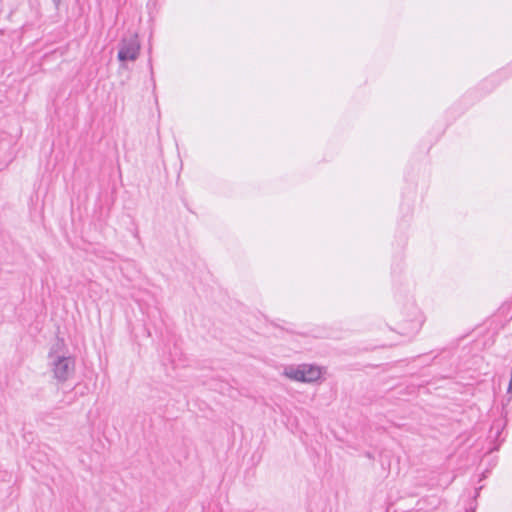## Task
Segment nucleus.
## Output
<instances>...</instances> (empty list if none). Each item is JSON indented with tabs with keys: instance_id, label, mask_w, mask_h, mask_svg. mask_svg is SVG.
Returning <instances> with one entry per match:
<instances>
[{
	"instance_id": "3",
	"label": "nucleus",
	"mask_w": 512,
	"mask_h": 512,
	"mask_svg": "<svg viewBox=\"0 0 512 512\" xmlns=\"http://www.w3.org/2000/svg\"><path fill=\"white\" fill-rule=\"evenodd\" d=\"M303 374L305 376V380H303V382H313L320 378L321 371L318 367L303 365Z\"/></svg>"
},
{
	"instance_id": "1",
	"label": "nucleus",
	"mask_w": 512,
	"mask_h": 512,
	"mask_svg": "<svg viewBox=\"0 0 512 512\" xmlns=\"http://www.w3.org/2000/svg\"><path fill=\"white\" fill-rule=\"evenodd\" d=\"M49 366L53 376L59 382L67 381L75 372V357L69 354L63 338H57L49 353Z\"/></svg>"
},
{
	"instance_id": "7",
	"label": "nucleus",
	"mask_w": 512,
	"mask_h": 512,
	"mask_svg": "<svg viewBox=\"0 0 512 512\" xmlns=\"http://www.w3.org/2000/svg\"><path fill=\"white\" fill-rule=\"evenodd\" d=\"M502 427H503V423L500 421V422H499V425H498L499 430H501V429H502ZM497 433H499V434H500V431H498Z\"/></svg>"
},
{
	"instance_id": "4",
	"label": "nucleus",
	"mask_w": 512,
	"mask_h": 512,
	"mask_svg": "<svg viewBox=\"0 0 512 512\" xmlns=\"http://www.w3.org/2000/svg\"><path fill=\"white\" fill-rule=\"evenodd\" d=\"M284 374L288 378L295 380V381L303 382V380H305V376L303 374V365L298 366V367H293V366L287 367V368H285Z\"/></svg>"
},
{
	"instance_id": "6",
	"label": "nucleus",
	"mask_w": 512,
	"mask_h": 512,
	"mask_svg": "<svg viewBox=\"0 0 512 512\" xmlns=\"http://www.w3.org/2000/svg\"><path fill=\"white\" fill-rule=\"evenodd\" d=\"M52 1L54 3L55 7L58 8L59 5H60L61 0H52Z\"/></svg>"
},
{
	"instance_id": "5",
	"label": "nucleus",
	"mask_w": 512,
	"mask_h": 512,
	"mask_svg": "<svg viewBox=\"0 0 512 512\" xmlns=\"http://www.w3.org/2000/svg\"><path fill=\"white\" fill-rule=\"evenodd\" d=\"M413 330L411 331V335L414 336L418 332V325L417 323H413Z\"/></svg>"
},
{
	"instance_id": "2",
	"label": "nucleus",
	"mask_w": 512,
	"mask_h": 512,
	"mask_svg": "<svg viewBox=\"0 0 512 512\" xmlns=\"http://www.w3.org/2000/svg\"><path fill=\"white\" fill-rule=\"evenodd\" d=\"M140 52V42L137 34L121 39L118 45L117 58L121 62L135 61Z\"/></svg>"
}]
</instances>
